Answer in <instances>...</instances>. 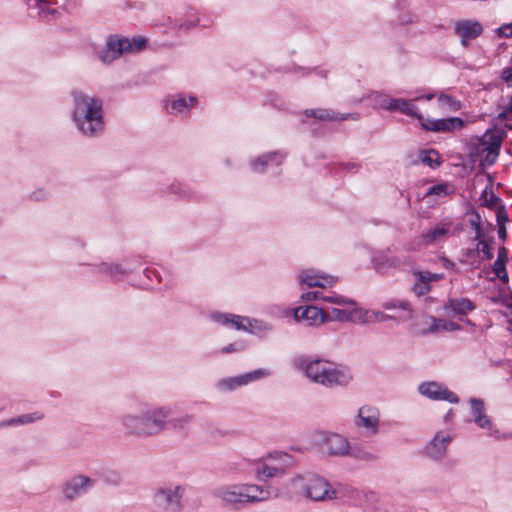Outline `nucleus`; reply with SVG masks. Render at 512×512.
<instances>
[{
	"instance_id": "52",
	"label": "nucleus",
	"mask_w": 512,
	"mask_h": 512,
	"mask_svg": "<svg viewBox=\"0 0 512 512\" xmlns=\"http://www.w3.org/2000/svg\"><path fill=\"white\" fill-rule=\"evenodd\" d=\"M170 191H171V193L178 194V195L184 194V189H183L181 183H179V182L172 183L170 186Z\"/></svg>"
},
{
	"instance_id": "3",
	"label": "nucleus",
	"mask_w": 512,
	"mask_h": 512,
	"mask_svg": "<svg viewBox=\"0 0 512 512\" xmlns=\"http://www.w3.org/2000/svg\"><path fill=\"white\" fill-rule=\"evenodd\" d=\"M212 495L223 507L240 510L248 505L268 500L270 491L257 484L233 483L218 486Z\"/></svg>"
},
{
	"instance_id": "54",
	"label": "nucleus",
	"mask_w": 512,
	"mask_h": 512,
	"mask_svg": "<svg viewBox=\"0 0 512 512\" xmlns=\"http://www.w3.org/2000/svg\"><path fill=\"white\" fill-rule=\"evenodd\" d=\"M353 455L360 459L366 460V461L376 460V456L369 452H363V453H359V454L353 453Z\"/></svg>"
},
{
	"instance_id": "32",
	"label": "nucleus",
	"mask_w": 512,
	"mask_h": 512,
	"mask_svg": "<svg viewBox=\"0 0 512 512\" xmlns=\"http://www.w3.org/2000/svg\"><path fill=\"white\" fill-rule=\"evenodd\" d=\"M472 154L479 156L485 165H492L497 159V157H490V147L487 142L481 141V137L477 138V142L472 148Z\"/></svg>"
},
{
	"instance_id": "62",
	"label": "nucleus",
	"mask_w": 512,
	"mask_h": 512,
	"mask_svg": "<svg viewBox=\"0 0 512 512\" xmlns=\"http://www.w3.org/2000/svg\"><path fill=\"white\" fill-rule=\"evenodd\" d=\"M372 511L373 512H388L386 509L383 508V506L381 504L375 505L374 507H372Z\"/></svg>"
},
{
	"instance_id": "36",
	"label": "nucleus",
	"mask_w": 512,
	"mask_h": 512,
	"mask_svg": "<svg viewBox=\"0 0 512 512\" xmlns=\"http://www.w3.org/2000/svg\"><path fill=\"white\" fill-rule=\"evenodd\" d=\"M193 418V414L188 413L182 414L177 417L170 416V418H168V428H172L178 431H184L188 428Z\"/></svg>"
},
{
	"instance_id": "48",
	"label": "nucleus",
	"mask_w": 512,
	"mask_h": 512,
	"mask_svg": "<svg viewBox=\"0 0 512 512\" xmlns=\"http://www.w3.org/2000/svg\"><path fill=\"white\" fill-rule=\"evenodd\" d=\"M496 213V220L498 223V226L505 225V223L508 221V216L505 211V207L502 205L494 210Z\"/></svg>"
},
{
	"instance_id": "42",
	"label": "nucleus",
	"mask_w": 512,
	"mask_h": 512,
	"mask_svg": "<svg viewBox=\"0 0 512 512\" xmlns=\"http://www.w3.org/2000/svg\"><path fill=\"white\" fill-rule=\"evenodd\" d=\"M493 271L496 276L503 282H508V274L506 271V262L496 260L493 264Z\"/></svg>"
},
{
	"instance_id": "22",
	"label": "nucleus",
	"mask_w": 512,
	"mask_h": 512,
	"mask_svg": "<svg viewBox=\"0 0 512 512\" xmlns=\"http://www.w3.org/2000/svg\"><path fill=\"white\" fill-rule=\"evenodd\" d=\"M28 10L35 11L38 19L46 22L56 20L60 16L55 7L58 3L51 0H23Z\"/></svg>"
},
{
	"instance_id": "15",
	"label": "nucleus",
	"mask_w": 512,
	"mask_h": 512,
	"mask_svg": "<svg viewBox=\"0 0 512 512\" xmlns=\"http://www.w3.org/2000/svg\"><path fill=\"white\" fill-rule=\"evenodd\" d=\"M299 282L308 287L330 288L338 282V277L310 268L299 272Z\"/></svg>"
},
{
	"instance_id": "9",
	"label": "nucleus",
	"mask_w": 512,
	"mask_h": 512,
	"mask_svg": "<svg viewBox=\"0 0 512 512\" xmlns=\"http://www.w3.org/2000/svg\"><path fill=\"white\" fill-rule=\"evenodd\" d=\"M316 444L329 456L344 457L350 455L351 447L343 435L321 431L315 436Z\"/></svg>"
},
{
	"instance_id": "14",
	"label": "nucleus",
	"mask_w": 512,
	"mask_h": 512,
	"mask_svg": "<svg viewBox=\"0 0 512 512\" xmlns=\"http://www.w3.org/2000/svg\"><path fill=\"white\" fill-rule=\"evenodd\" d=\"M270 374L271 372L269 370L260 368L243 375L221 379L217 383V387L222 391H231L251 382L268 377Z\"/></svg>"
},
{
	"instance_id": "38",
	"label": "nucleus",
	"mask_w": 512,
	"mask_h": 512,
	"mask_svg": "<svg viewBox=\"0 0 512 512\" xmlns=\"http://www.w3.org/2000/svg\"><path fill=\"white\" fill-rule=\"evenodd\" d=\"M419 160L430 168H436L440 165V156L435 150L421 151Z\"/></svg>"
},
{
	"instance_id": "7",
	"label": "nucleus",
	"mask_w": 512,
	"mask_h": 512,
	"mask_svg": "<svg viewBox=\"0 0 512 512\" xmlns=\"http://www.w3.org/2000/svg\"><path fill=\"white\" fill-rule=\"evenodd\" d=\"M185 492V485L165 483L154 490L152 501L164 511L180 512L183 509L182 499Z\"/></svg>"
},
{
	"instance_id": "30",
	"label": "nucleus",
	"mask_w": 512,
	"mask_h": 512,
	"mask_svg": "<svg viewBox=\"0 0 512 512\" xmlns=\"http://www.w3.org/2000/svg\"><path fill=\"white\" fill-rule=\"evenodd\" d=\"M283 156L279 153H268L260 156L251 162V167L256 172H263L269 165H280L282 163Z\"/></svg>"
},
{
	"instance_id": "40",
	"label": "nucleus",
	"mask_w": 512,
	"mask_h": 512,
	"mask_svg": "<svg viewBox=\"0 0 512 512\" xmlns=\"http://www.w3.org/2000/svg\"><path fill=\"white\" fill-rule=\"evenodd\" d=\"M321 300L340 306V307H346L347 305H353L354 300L347 298L345 296H342L340 294H336L334 292H331L329 295H323L321 296Z\"/></svg>"
},
{
	"instance_id": "43",
	"label": "nucleus",
	"mask_w": 512,
	"mask_h": 512,
	"mask_svg": "<svg viewBox=\"0 0 512 512\" xmlns=\"http://www.w3.org/2000/svg\"><path fill=\"white\" fill-rule=\"evenodd\" d=\"M43 418H44L43 413L33 412V413H28V414L18 416V423H20V425H26V424H30V423H34L36 421L42 420Z\"/></svg>"
},
{
	"instance_id": "8",
	"label": "nucleus",
	"mask_w": 512,
	"mask_h": 512,
	"mask_svg": "<svg viewBox=\"0 0 512 512\" xmlns=\"http://www.w3.org/2000/svg\"><path fill=\"white\" fill-rule=\"evenodd\" d=\"M211 318L224 326H231L237 330L247 331L253 334H262L271 330V325L257 319L226 313H213Z\"/></svg>"
},
{
	"instance_id": "19",
	"label": "nucleus",
	"mask_w": 512,
	"mask_h": 512,
	"mask_svg": "<svg viewBox=\"0 0 512 512\" xmlns=\"http://www.w3.org/2000/svg\"><path fill=\"white\" fill-rule=\"evenodd\" d=\"M325 323L331 321L339 322H362L364 320L363 310L357 307L354 301L353 305H347L346 307H335L328 311H324Z\"/></svg>"
},
{
	"instance_id": "23",
	"label": "nucleus",
	"mask_w": 512,
	"mask_h": 512,
	"mask_svg": "<svg viewBox=\"0 0 512 512\" xmlns=\"http://www.w3.org/2000/svg\"><path fill=\"white\" fill-rule=\"evenodd\" d=\"M296 322H305L308 326L317 327L325 323L324 310L314 305L293 309Z\"/></svg>"
},
{
	"instance_id": "49",
	"label": "nucleus",
	"mask_w": 512,
	"mask_h": 512,
	"mask_svg": "<svg viewBox=\"0 0 512 512\" xmlns=\"http://www.w3.org/2000/svg\"><path fill=\"white\" fill-rule=\"evenodd\" d=\"M323 295L324 294L319 291H309V292L303 293L301 295V300L307 301V302H311V301L318 300V299L321 300V296H323Z\"/></svg>"
},
{
	"instance_id": "44",
	"label": "nucleus",
	"mask_w": 512,
	"mask_h": 512,
	"mask_svg": "<svg viewBox=\"0 0 512 512\" xmlns=\"http://www.w3.org/2000/svg\"><path fill=\"white\" fill-rule=\"evenodd\" d=\"M477 250L483 254L486 260H491L493 258L492 248L485 240H479L477 244Z\"/></svg>"
},
{
	"instance_id": "51",
	"label": "nucleus",
	"mask_w": 512,
	"mask_h": 512,
	"mask_svg": "<svg viewBox=\"0 0 512 512\" xmlns=\"http://www.w3.org/2000/svg\"><path fill=\"white\" fill-rule=\"evenodd\" d=\"M401 24H410L416 21V15L412 13H406L403 17L399 16Z\"/></svg>"
},
{
	"instance_id": "57",
	"label": "nucleus",
	"mask_w": 512,
	"mask_h": 512,
	"mask_svg": "<svg viewBox=\"0 0 512 512\" xmlns=\"http://www.w3.org/2000/svg\"><path fill=\"white\" fill-rule=\"evenodd\" d=\"M20 423H18V417L11 418L8 420H5L0 423V427H6V426H19Z\"/></svg>"
},
{
	"instance_id": "11",
	"label": "nucleus",
	"mask_w": 512,
	"mask_h": 512,
	"mask_svg": "<svg viewBox=\"0 0 512 512\" xmlns=\"http://www.w3.org/2000/svg\"><path fill=\"white\" fill-rule=\"evenodd\" d=\"M95 483V479L83 473H77L62 484L61 492L65 500L75 501L92 490Z\"/></svg>"
},
{
	"instance_id": "18",
	"label": "nucleus",
	"mask_w": 512,
	"mask_h": 512,
	"mask_svg": "<svg viewBox=\"0 0 512 512\" xmlns=\"http://www.w3.org/2000/svg\"><path fill=\"white\" fill-rule=\"evenodd\" d=\"M454 33L460 39L463 47H467L470 41L478 38L483 33V25L472 19H462L455 22Z\"/></svg>"
},
{
	"instance_id": "61",
	"label": "nucleus",
	"mask_w": 512,
	"mask_h": 512,
	"mask_svg": "<svg viewBox=\"0 0 512 512\" xmlns=\"http://www.w3.org/2000/svg\"><path fill=\"white\" fill-rule=\"evenodd\" d=\"M234 351H236L234 344H230L229 346L222 349L223 353H230V352H234Z\"/></svg>"
},
{
	"instance_id": "25",
	"label": "nucleus",
	"mask_w": 512,
	"mask_h": 512,
	"mask_svg": "<svg viewBox=\"0 0 512 512\" xmlns=\"http://www.w3.org/2000/svg\"><path fill=\"white\" fill-rule=\"evenodd\" d=\"M453 435L448 432H438L427 446V454L434 459L442 458Z\"/></svg>"
},
{
	"instance_id": "56",
	"label": "nucleus",
	"mask_w": 512,
	"mask_h": 512,
	"mask_svg": "<svg viewBox=\"0 0 512 512\" xmlns=\"http://www.w3.org/2000/svg\"><path fill=\"white\" fill-rule=\"evenodd\" d=\"M106 480L111 482L112 484L117 485L120 483V475L115 471H111Z\"/></svg>"
},
{
	"instance_id": "45",
	"label": "nucleus",
	"mask_w": 512,
	"mask_h": 512,
	"mask_svg": "<svg viewBox=\"0 0 512 512\" xmlns=\"http://www.w3.org/2000/svg\"><path fill=\"white\" fill-rule=\"evenodd\" d=\"M97 54H98V58L100 59V61L105 64H109L112 61H114L115 59H117V56L113 55V53L110 51V49L107 48L106 46L103 49H101L100 51H98Z\"/></svg>"
},
{
	"instance_id": "26",
	"label": "nucleus",
	"mask_w": 512,
	"mask_h": 512,
	"mask_svg": "<svg viewBox=\"0 0 512 512\" xmlns=\"http://www.w3.org/2000/svg\"><path fill=\"white\" fill-rule=\"evenodd\" d=\"M505 137L506 132L502 129H489L481 136V141L487 142L490 147V157H498Z\"/></svg>"
},
{
	"instance_id": "1",
	"label": "nucleus",
	"mask_w": 512,
	"mask_h": 512,
	"mask_svg": "<svg viewBox=\"0 0 512 512\" xmlns=\"http://www.w3.org/2000/svg\"><path fill=\"white\" fill-rule=\"evenodd\" d=\"M72 118L78 130L87 137H96L103 133V101L99 97L81 90H73Z\"/></svg>"
},
{
	"instance_id": "5",
	"label": "nucleus",
	"mask_w": 512,
	"mask_h": 512,
	"mask_svg": "<svg viewBox=\"0 0 512 512\" xmlns=\"http://www.w3.org/2000/svg\"><path fill=\"white\" fill-rule=\"evenodd\" d=\"M294 492L315 501L326 502L338 498V491L324 477L316 474L297 475L290 480Z\"/></svg>"
},
{
	"instance_id": "50",
	"label": "nucleus",
	"mask_w": 512,
	"mask_h": 512,
	"mask_svg": "<svg viewBox=\"0 0 512 512\" xmlns=\"http://www.w3.org/2000/svg\"><path fill=\"white\" fill-rule=\"evenodd\" d=\"M200 25V19L194 17L193 19L186 20L184 22H181L178 27L179 29H190L193 27H196ZM201 26H206L205 24H201Z\"/></svg>"
},
{
	"instance_id": "12",
	"label": "nucleus",
	"mask_w": 512,
	"mask_h": 512,
	"mask_svg": "<svg viewBox=\"0 0 512 512\" xmlns=\"http://www.w3.org/2000/svg\"><path fill=\"white\" fill-rule=\"evenodd\" d=\"M471 406V414L473 422L482 429L489 431V435L497 440H505L512 437L509 433H502L498 428L494 427L491 418L485 413L483 400L479 398H471L469 400Z\"/></svg>"
},
{
	"instance_id": "13",
	"label": "nucleus",
	"mask_w": 512,
	"mask_h": 512,
	"mask_svg": "<svg viewBox=\"0 0 512 512\" xmlns=\"http://www.w3.org/2000/svg\"><path fill=\"white\" fill-rule=\"evenodd\" d=\"M354 422L366 435H376L379 432L380 412L376 407L364 405L359 408Z\"/></svg>"
},
{
	"instance_id": "63",
	"label": "nucleus",
	"mask_w": 512,
	"mask_h": 512,
	"mask_svg": "<svg viewBox=\"0 0 512 512\" xmlns=\"http://www.w3.org/2000/svg\"><path fill=\"white\" fill-rule=\"evenodd\" d=\"M375 315L377 316V318L380 320V321H385L388 319V316L381 313V312H378V313H375Z\"/></svg>"
},
{
	"instance_id": "17",
	"label": "nucleus",
	"mask_w": 512,
	"mask_h": 512,
	"mask_svg": "<svg viewBox=\"0 0 512 512\" xmlns=\"http://www.w3.org/2000/svg\"><path fill=\"white\" fill-rule=\"evenodd\" d=\"M146 39L137 37L133 39L109 37L106 47L110 49L113 55L119 58L124 53H132L141 51L146 46Z\"/></svg>"
},
{
	"instance_id": "35",
	"label": "nucleus",
	"mask_w": 512,
	"mask_h": 512,
	"mask_svg": "<svg viewBox=\"0 0 512 512\" xmlns=\"http://www.w3.org/2000/svg\"><path fill=\"white\" fill-rule=\"evenodd\" d=\"M369 100L374 108L391 110L393 98L382 92H373L369 95Z\"/></svg>"
},
{
	"instance_id": "6",
	"label": "nucleus",
	"mask_w": 512,
	"mask_h": 512,
	"mask_svg": "<svg viewBox=\"0 0 512 512\" xmlns=\"http://www.w3.org/2000/svg\"><path fill=\"white\" fill-rule=\"evenodd\" d=\"M250 466L255 478L262 481L282 477L295 466V460L288 453L275 451L251 461Z\"/></svg>"
},
{
	"instance_id": "27",
	"label": "nucleus",
	"mask_w": 512,
	"mask_h": 512,
	"mask_svg": "<svg viewBox=\"0 0 512 512\" xmlns=\"http://www.w3.org/2000/svg\"><path fill=\"white\" fill-rule=\"evenodd\" d=\"M197 103V99L195 97H179L169 99L166 103V110L170 114H183L189 111L192 107H194Z\"/></svg>"
},
{
	"instance_id": "60",
	"label": "nucleus",
	"mask_w": 512,
	"mask_h": 512,
	"mask_svg": "<svg viewBox=\"0 0 512 512\" xmlns=\"http://www.w3.org/2000/svg\"><path fill=\"white\" fill-rule=\"evenodd\" d=\"M498 236H499V238H501L502 240H505V238H506V228H505V225H500V226H499V229H498Z\"/></svg>"
},
{
	"instance_id": "16",
	"label": "nucleus",
	"mask_w": 512,
	"mask_h": 512,
	"mask_svg": "<svg viewBox=\"0 0 512 512\" xmlns=\"http://www.w3.org/2000/svg\"><path fill=\"white\" fill-rule=\"evenodd\" d=\"M418 391L431 400L447 401L455 404L459 402V398L454 392L438 382H423L418 386Z\"/></svg>"
},
{
	"instance_id": "4",
	"label": "nucleus",
	"mask_w": 512,
	"mask_h": 512,
	"mask_svg": "<svg viewBox=\"0 0 512 512\" xmlns=\"http://www.w3.org/2000/svg\"><path fill=\"white\" fill-rule=\"evenodd\" d=\"M434 94H426L416 97L412 100H405L402 98H393L392 106L390 111H398L407 116L415 117L419 120L420 125L423 129L432 132H451L456 129H460L463 126V120L458 117H451L446 119H431L424 118L419 112L418 107L415 105V101L418 100H431Z\"/></svg>"
},
{
	"instance_id": "58",
	"label": "nucleus",
	"mask_w": 512,
	"mask_h": 512,
	"mask_svg": "<svg viewBox=\"0 0 512 512\" xmlns=\"http://www.w3.org/2000/svg\"><path fill=\"white\" fill-rule=\"evenodd\" d=\"M511 114V111H508V109L504 108L503 111L498 115V118L500 120L510 121Z\"/></svg>"
},
{
	"instance_id": "33",
	"label": "nucleus",
	"mask_w": 512,
	"mask_h": 512,
	"mask_svg": "<svg viewBox=\"0 0 512 512\" xmlns=\"http://www.w3.org/2000/svg\"><path fill=\"white\" fill-rule=\"evenodd\" d=\"M373 265L379 273H386L389 268L399 267L401 261L396 257L381 254L374 257Z\"/></svg>"
},
{
	"instance_id": "20",
	"label": "nucleus",
	"mask_w": 512,
	"mask_h": 512,
	"mask_svg": "<svg viewBox=\"0 0 512 512\" xmlns=\"http://www.w3.org/2000/svg\"><path fill=\"white\" fill-rule=\"evenodd\" d=\"M412 291L417 296H424L432 289V283L444 279L443 273H432L427 270L415 269L412 271Z\"/></svg>"
},
{
	"instance_id": "39",
	"label": "nucleus",
	"mask_w": 512,
	"mask_h": 512,
	"mask_svg": "<svg viewBox=\"0 0 512 512\" xmlns=\"http://www.w3.org/2000/svg\"><path fill=\"white\" fill-rule=\"evenodd\" d=\"M383 308L386 310L400 309L407 313L406 319L412 318V309L408 301L405 300H390L383 304Z\"/></svg>"
},
{
	"instance_id": "24",
	"label": "nucleus",
	"mask_w": 512,
	"mask_h": 512,
	"mask_svg": "<svg viewBox=\"0 0 512 512\" xmlns=\"http://www.w3.org/2000/svg\"><path fill=\"white\" fill-rule=\"evenodd\" d=\"M120 425L126 434L137 438H147L143 413H125L120 417Z\"/></svg>"
},
{
	"instance_id": "64",
	"label": "nucleus",
	"mask_w": 512,
	"mask_h": 512,
	"mask_svg": "<svg viewBox=\"0 0 512 512\" xmlns=\"http://www.w3.org/2000/svg\"><path fill=\"white\" fill-rule=\"evenodd\" d=\"M505 108L512 112V96L509 98L508 104Z\"/></svg>"
},
{
	"instance_id": "59",
	"label": "nucleus",
	"mask_w": 512,
	"mask_h": 512,
	"mask_svg": "<svg viewBox=\"0 0 512 512\" xmlns=\"http://www.w3.org/2000/svg\"><path fill=\"white\" fill-rule=\"evenodd\" d=\"M498 261H505L507 260V250L504 247H501L498 251Z\"/></svg>"
},
{
	"instance_id": "2",
	"label": "nucleus",
	"mask_w": 512,
	"mask_h": 512,
	"mask_svg": "<svg viewBox=\"0 0 512 512\" xmlns=\"http://www.w3.org/2000/svg\"><path fill=\"white\" fill-rule=\"evenodd\" d=\"M294 364L310 381L327 388L346 386L352 380L349 370L326 359L301 356L295 359Z\"/></svg>"
},
{
	"instance_id": "55",
	"label": "nucleus",
	"mask_w": 512,
	"mask_h": 512,
	"mask_svg": "<svg viewBox=\"0 0 512 512\" xmlns=\"http://www.w3.org/2000/svg\"><path fill=\"white\" fill-rule=\"evenodd\" d=\"M502 78L507 82L512 84V65L510 67L505 68L502 71Z\"/></svg>"
},
{
	"instance_id": "37",
	"label": "nucleus",
	"mask_w": 512,
	"mask_h": 512,
	"mask_svg": "<svg viewBox=\"0 0 512 512\" xmlns=\"http://www.w3.org/2000/svg\"><path fill=\"white\" fill-rule=\"evenodd\" d=\"M455 191L454 186L450 183H440L429 187L426 196L435 195L437 197H445L453 194Z\"/></svg>"
},
{
	"instance_id": "46",
	"label": "nucleus",
	"mask_w": 512,
	"mask_h": 512,
	"mask_svg": "<svg viewBox=\"0 0 512 512\" xmlns=\"http://www.w3.org/2000/svg\"><path fill=\"white\" fill-rule=\"evenodd\" d=\"M470 225L475 230V233H476L475 239H480V237L482 235V229H481V217L479 214L476 213L470 219Z\"/></svg>"
},
{
	"instance_id": "34",
	"label": "nucleus",
	"mask_w": 512,
	"mask_h": 512,
	"mask_svg": "<svg viewBox=\"0 0 512 512\" xmlns=\"http://www.w3.org/2000/svg\"><path fill=\"white\" fill-rule=\"evenodd\" d=\"M436 105L441 114L454 112L460 109V103L446 94L438 96Z\"/></svg>"
},
{
	"instance_id": "31",
	"label": "nucleus",
	"mask_w": 512,
	"mask_h": 512,
	"mask_svg": "<svg viewBox=\"0 0 512 512\" xmlns=\"http://www.w3.org/2000/svg\"><path fill=\"white\" fill-rule=\"evenodd\" d=\"M429 322L430 325L425 330L426 333H436L440 331H456L460 329L459 324L446 319L430 317Z\"/></svg>"
},
{
	"instance_id": "21",
	"label": "nucleus",
	"mask_w": 512,
	"mask_h": 512,
	"mask_svg": "<svg viewBox=\"0 0 512 512\" xmlns=\"http://www.w3.org/2000/svg\"><path fill=\"white\" fill-rule=\"evenodd\" d=\"M452 225V221L442 220L420 235V243L425 246H430L444 241L452 235Z\"/></svg>"
},
{
	"instance_id": "53",
	"label": "nucleus",
	"mask_w": 512,
	"mask_h": 512,
	"mask_svg": "<svg viewBox=\"0 0 512 512\" xmlns=\"http://www.w3.org/2000/svg\"><path fill=\"white\" fill-rule=\"evenodd\" d=\"M440 262H441V265L442 267H444L445 269H448V270H455L456 268V265L454 262H452L451 260H449L448 258L446 257H442L440 259Z\"/></svg>"
},
{
	"instance_id": "47",
	"label": "nucleus",
	"mask_w": 512,
	"mask_h": 512,
	"mask_svg": "<svg viewBox=\"0 0 512 512\" xmlns=\"http://www.w3.org/2000/svg\"><path fill=\"white\" fill-rule=\"evenodd\" d=\"M496 33L499 37L510 38L512 37V22L503 24L496 29Z\"/></svg>"
},
{
	"instance_id": "29",
	"label": "nucleus",
	"mask_w": 512,
	"mask_h": 512,
	"mask_svg": "<svg viewBox=\"0 0 512 512\" xmlns=\"http://www.w3.org/2000/svg\"><path fill=\"white\" fill-rule=\"evenodd\" d=\"M307 117H313L323 121H344L349 118L357 119L351 114H340L332 110L327 109H308L305 111Z\"/></svg>"
},
{
	"instance_id": "10",
	"label": "nucleus",
	"mask_w": 512,
	"mask_h": 512,
	"mask_svg": "<svg viewBox=\"0 0 512 512\" xmlns=\"http://www.w3.org/2000/svg\"><path fill=\"white\" fill-rule=\"evenodd\" d=\"M142 413L148 438L168 429V418L172 416L173 411L170 406H157L146 409Z\"/></svg>"
},
{
	"instance_id": "28",
	"label": "nucleus",
	"mask_w": 512,
	"mask_h": 512,
	"mask_svg": "<svg viewBox=\"0 0 512 512\" xmlns=\"http://www.w3.org/2000/svg\"><path fill=\"white\" fill-rule=\"evenodd\" d=\"M475 308V304L468 298H450L444 306L445 311L450 310L460 316L466 315Z\"/></svg>"
},
{
	"instance_id": "41",
	"label": "nucleus",
	"mask_w": 512,
	"mask_h": 512,
	"mask_svg": "<svg viewBox=\"0 0 512 512\" xmlns=\"http://www.w3.org/2000/svg\"><path fill=\"white\" fill-rule=\"evenodd\" d=\"M481 199L483 205L490 209L495 210L498 207L502 206L500 198L497 197L493 192L488 193L485 190L481 196Z\"/></svg>"
}]
</instances>
